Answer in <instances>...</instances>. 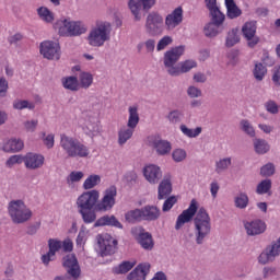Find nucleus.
I'll return each instance as SVG.
<instances>
[{"mask_svg": "<svg viewBox=\"0 0 280 280\" xmlns=\"http://www.w3.org/2000/svg\"><path fill=\"white\" fill-rule=\"evenodd\" d=\"M192 220L195 224V242L198 246H201V244H205V240L211 235V217H209L205 208L198 210V201L196 199H192L189 207L177 217L175 231H180L185 224Z\"/></svg>", "mask_w": 280, "mask_h": 280, "instance_id": "1", "label": "nucleus"}, {"mask_svg": "<svg viewBox=\"0 0 280 280\" xmlns=\"http://www.w3.org/2000/svg\"><path fill=\"white\" fill-rule=\"evenodd\" d=\"M90 104L88 109H85L82 115L84 117V124L82 126V130L84 135L94 139L100 135V110L102 105L95 97H91L89 100Z\"/></svg>", "mask_w": 280, "mask_h": 280, "instance_id": "2", "label": "nucleus"}, {"mask_svg": "<svg viewBox=\"0 0 280 280\" xmlns=\"http://www.w3.org/2000/svg\"><path fill=\"white\" fill-rule=\"evenodd\" d=\"M113 24L107 21L97 22L88 34L86 40L90 47H104L110 40Z\"/></svg>", "mask_w": 280, "mask_h": 280, "instance_id": "3", "label": "nucleus"}, {"mask_svg": "<svg viewBox=\"0 0 280 280\" xmlns=\"http://www.w3.org/2000/svg\"><path fill=\"white\" fill-rule=\"evenodd\" d=\"M60 148L70 159H86L91 153L89 147L82 144L80 140L65 133L60 136Z\"/></svg>", "mask_w": 280, "mask_h": 280, "instance_id": "4", "label": "nucleus"}, {"mask_svg": "<svg viewBox=\"0 0 280 280\" xmlns=\"http://www.w3.org/2000/svg\"><path fill=\"white\" fill-rule=\"evenodd\" d=\"M8 215L13 224H25L32 220V209L21 199H13L8 203Z\"/></svg>", "mask_w": 280, "mask_h": 280, "instance_id": "5", "label": "nucleus"}, {"mask_svg": "<svg viewBox=\"0 0 280 280\" xmlns=\"http://www.w3.org/2000/svg\"><path fill=\"white\" fill-rule=\"evenodd\" d=\"M139 109L137 106L129 107V118L127 121V127L122 126L118 131V144L126 145L130 139H132V135H135V128L139 126Z\"/></svg>", "mask_w": 280, "mask_h": 280, "instance_id": "6", "label": "nucleus"}, {"mask_svg": "<svg viewBox=\"0 0 280 280\" xmlns=\"http://www.w3.org/2000/svg\"><path fill=\"white\" fill-rule=\"evenodd\" d=\"M59 36L75 37L86 34V24L82 21H72L71 19H61L57 22Z\"/></svg>", "mask_w": 280, "mask_h": 280, "instance_id": "7", "label": "nucleus"}, {"mask_svg": "<svg viewBox=\"0 0 280 280\" xmlns=\"http://www.w3.org/2000/svg\"><path fill=\"white\" fill-rule=\"evenodd\" d=\"M185 54V46H177L171 48L164 54L163 65L166 73L174 78L176 72H178V61L180 60V56Z\"/></svg>", "mask_w": 280, "mask_h": 280, "instance_id": "8", "label": "nucleus"}, {"mask_svg": "<svg viewBox=\"0 0 280 280\" xmlns=\"http://www.w3.org/2000/svg\"><path fill=\"white\" fill-rule=\"evenodd\" d=\"M144 28L149 36H161L163 34V16L156 12L149 13Z\"/></svg>", "mask_w": 280, "mask_h": 280, "instance_id": "9", "label": "nucleus"}, {"mask_svg": "<svg viewBox=\"0 0 280 280\" xmlns=\"http://www.w3.org/2000/svg\"><path fill=\"white\" fill-rule=\"evenodd\" d=\"M62 266L66 268L68 280H78L82 277V269L80 268V262H78V257H75L74 254H68L65 256Z\"/></svg>", "mask_w": 280, "mask_h": 280, "instance_id": "10", "label": "nucleus"}, {"mask_svg": "<svg viewBox=\"0 0 280 280\" xmlns=\"http://www.w3.org/2000/svg\"><path fill=\"white\" fill-rule=\"evenodd\" d=\"M96 241L102 257L115 255L117 250V240L113 238L109 234H98Z\"/></svg>", "mask_w": 280, "mask_h": 280, "instance_id": "11", "label": "nucleus"}, {"mask_svg": "<svg viewBox=\"0 0 280 280\" xmlns=\"http://www.w3.org/2000/svg\"><path fill=\"white\" fill-rule=\"evenodd\" d=\"M117 198V187L109 186L103 192V198L96 203V211L105 213L115 207Z\"/></svg>", "mask_w": 280, "mask_h": 280, "instance_id": "12", "label": "nucleus"}, {"mask_svg": "<svg viewBox=\"0 0 280 280\" xmlns=\"http://www.w3.org/2000/svg\"><path fill=\"white\" fill-rule=\"evenodd\" d=\"M154 5H156V0H128V8L135 21H141V10L150 12Z\"/></svg>", "mask_w": 280, "mask_h": 280, "instance_id": "13", "label": "nucleus"}, {"mask_svg": "<svg viewBox=\"0 0 280 280\" xmlns=\"http://www.w3.org/2000/svg\"><path fill=\"white\" fill-rule=\"evenodd\" d=\"M100 200V191L96 189L83 192L77 199V209H96Z\"/></svg>", "mask_w": 280, "mask_h": 280, "instance_id": "14", "label": "nucleus"}, {"mask_svg": "<svg viewBox=\"0 0 280 280\" xmlns=\"http://www.w3.org/2000/svg\"><path fill=\"white\" fill-rule=\"evenodd\" d=\"M39 51L46 60H60L61 51L58 42L45 40L39 46Z\"/></svg>", "mask_w": 280, "mask_h": 280, "instance_id": "15", "label": "nucleus"}, {"mask_svg": "<svg viewBox=\"0 0 280 280\" xmlns=\"http://www.w3.org/2000/svg\"><path fill=\"white\" fill-rule=\"evenodd\" d=\"M150 148L156 152L158 156H167L172 152V143L156 136H151L148 139Z\"/></svg>", "mask_w": 280, "mask_h": 280, "instance_id": "16", "label": "nucleus"}, {"mask_svg": "<svg viewBox=\"0 0 280 280\" xmlns=\"http://www.w3.org/2000/svg\"><path fill=\"white\" fill-rule=\"evenodd\" d=\"M243 36L247 40L248 47L253 48L256 45L259 44V37H257L255 34H257V22L250 21L246 22L242 27Z\"/></svg>", "mask_w": 280, "mask_h": 280, "instance_id": "17", "label": "nucleus"}, {"mask_svg": "<svg viewBox=\"0 0 280 280\" xmlns=\"http://www.w3.org/2000/svg\"><path fill=\"white\" fill-rule=\"evenodd\" d=\"M143 176L150 185H159L161 178H163V171L156 164H149L143 167Z\"/></svg>", "mask_w": 280, "mask_h": 280, "instance_id": "18", "label": "nucleus"}, {"mask_svg": "<svg viewBox=\"0 0 280 280\" xmlns=\"http://www.w3.org/2000/svg\"><path fill=\"white\" fill-rule=\"evenodd\" d=\"M243 224L246 234L249 235V237H255L266 233V222H264L261 219L244 221Z\"/></svg>", "mask_w": 280, "mask_h": 280, "instance_id": "19", "label": "nucleus"}, {"mask_svg": "<svg viewBox=\"0 0 280 280\" xmlns=\"http://www.w3.org/2000/svg\"><path fill=\"white\" fill-rule=\"evenodd\" d=\"M24 165L26 170H40L45 165V156L43 154L28 152L24 155Z\"/></svg>", "mask_w": 280, "mask_h": 280, "instance_id": "20", "label": "nucleus"}, {"mask_svg": "<svg viewBox=\"0 0 280 280\" xmlns=\"http://www.w3.org/2000/svg\"><path fill=\"white\" fill-rule=\"evenodd\" d=\"M183 23V7H177L171 14L165 19V25L167 30H174Z\"/></svg>", "mask_w": 280, "mask_h": 280, "instance_id": "21", "label": "nucleus"}, {"mask_svg": "<svg viewBox=\"0 0 280 280\" xmlns=\"http://www.w3.org/2000/svg\"><path fill=\"white\" fill-rule=\"evenodd\" d=\"M148 272H150V264H140L128 275L127 280H145Z\"/></svg>", "mask_w": 280, "mask_h": 280, "instance_id": "22", "label": "nucleus"}, {"mask_svg": "<svg viewBox=\"0 0 280 280\" xmlns=\"http://www.w3.org/2000/svg\"><path fill=\"white\" fill-rule=\"evenodd\" d=\"M172 195V180L164 177L158 187V200H165Z\"/></svg>", "mask_w": 280, "mask_h": 280, "instance_id": "23", "label": "nucleus"}, {"mask_svg": "<svg viewBox=\"0 0 280 280\" xmlns=\"http://www.w3.org/2000/svg\"><path fill=\"white\" fill-rule=\"evenodd\" d=\"M98 226H115V229H124V225L115 215H103L94 223V228Z\"/></svg>", "mask_w": 280, "mask_h": 280, "instance_id": "24", "label": "nucleus"}, {"mask_svg": "<svg viewBox=\"0 0 280 280\" xmlns=\"http://www.w3.org/2000/svg\"><path fill=\"white\" fill-rule=\"evenodd\" d=\"M139 235H138V242L140 246L144 250H152L154 248V241L152 240V234L150 232H145L143 228H139Z\"/></svg>", "mask_w": 280, "mask_h": 280, "instance_id": "25", "label": "nucleus"}, {"mask_svg": "<svg viewBox=\"0 0 280 280\" xmlns=\"http://www.w3.org/2000/svg\"><path fill=\"white\" fill-rule=\"evenodd\" d=\"M235 209L238 211H246L248 209V205H250V198L248 194L244 191H238L233 198Z\"/></svg>", "mask_w": 280, "mask_h": 280, "instance_id": "26", "label": "nucleus"}, {"mask_svg": "<svg viewBox=\"0 0 280 280\" xmlns=\"http://www.w3.org/2000/svg\"><path fill=\"white\" fill-rule=\"evenodd\" d=\"M161 218V210L156 206H145L142 208V219L147 222H154Z\"/></svg>", "mask_w": 280, "mask_h": 280, "instance_id": "27", "label": "nucleus"}, {"mask_svg": "<svg viewBox=\"0 0 280 280\" xmlns=\"http://www.w3.org/2000/svg\"><path fill=\"white\" fill-rule=\"evenodd\" d=\"M24 148H25V143H23V140L12 138L3 144L2 150L3 152H8V153H16V152H21V150H23Z\"/></svg>", "mask_w": 280, "mask_h": 280, "instance_id": "28", "label": "nucleus"}, {"mask_svg": "<svg viewBox=\"0 0 280 280\" xmlns=\"http://www.w3.org/2000/svg\"><path fill=\"white\" fill-rule=\"evenodd\" d=\"M256 194L258 196H272V179L266 178L260 180L256 186Z\"/></svg>", "mask_w": 280, "mask_h": 280, "instance_id": "29", "label": "nucleus"}, {"mask_svg": "<svg viewBox=\"0 0 280 280\" xmlns=\"http://www.w3.org/2000/svg\"><path fill=\"white\" fill-rule=\"evenodd\" d=\"M225 8L228 19H240V15L242 14V9L237 7L235 0H225Z\"/></svg>", "mask_w": 280, "mask_h": 280, "instance_id": "30", "label": "nucleus"}, {"mask_svg": "<svg viewBox=\"0 0 280 280\" xmlns=\"http://www.w3.org/2000/svg\"><path fill=\"white\" fill-rule=\"evenodd\" d=\"M233 165L232 158H221L214 163V172L215 174H224V172H229V167Z\"/></svg>", "mask_w": 280, "mask_h": 280, "instance_id": "31", "label": "nucleus"}, {"mask_svg": "<svg viewBox=\"0 0 280 280\" xmlns=\"http://www.w3.org/2000/svg\"><path fill=\"white\" fill-rule=\"evenodd\" d=\"M253 145L256 154H268V152H270V143H268L266 139L255 138Z\"/></svg>", "mask_w": 280, "mask_h": 280, "instance_id": "32", "label": "nucleus"}, {"mask_svg": "<svg viewBox=\"0 0 280 280\" xmlns=\"http://www.w3.org/2000/svg\"><path fill=\"white\" fill-rule=\"evenodd\" d=\"M198 67V63L196 60H185L179 63L177 67V72H175L174 78H178L179 75H183V73H189L191 69H196Z\"/></svg>", "mask_w": 280, "mask_h": 280, "instance_id": "33", "label": "nucleus"}, {"mask_svg": "<svg viewBox=\"0 0 280 280\" xmlns=\"http://www.w3.org/2000/svg\"><path fill=\"white\" fill-rule=\"evenodd\" d=\"M125 220L129 222V224H137V222H143V210L142 208H137L128 211L125 214Z\"/></svg>", "mask_w": 280, "mask_h": 280, "instance_id": "34", "label": "nucleus"}, {"mask_svg": "<svg viewBox=\"0 0 280 280\" xmlns=\"http://www.w3.org/2000/svg\"><path fill=\"white\" fill-rule=\"evenodd\" d=\"M80 213L84 224H93V222H97V212L95 209H80L78 210Z\"/></svg>", "mask_w": 280, "mask_h": 280, "instance_id": "35", "label": "nucleus"}, {"mask_svg": "<svg viewBox=\"0 0 280 280\" xmlns=\"http://www.w3.org/2000/svg\"><path fill=\"white\" fill-rule=\"evenodd\" d=\"M37 14L44 23L51 24L56 20V14L47 7H40L37 9Z\"/></svg>", "mask_w": 280, "mask_h": 280, "instance_id": "36", "label": "nucleus"}, {"mask_svg": "<svg viewBox=\"0 0 280 280\" xmlns=\"http://www.w3.org/2000/svg\"><path fill=\"white\" fill-rule=\"evenodd\" d=\"M224 30V27L214 24L213 22L208 23L203 28V34L207 36V38H215L218 34H221V32Z\"/></svg>", "mask_w": 280, "mask_h": 280, "instance_id": "37", "label": "nucleus"}, {"mask_svg": "<svg viewBox=\"0 0 280 280\" xmlns=\"http://www.w3.org/2000/svg\"><path fill=\"white\" fill-rule=\"evenodd\" d=\"M13 108L14 110H34L36 108V103L28 101V100H15L13 102Z\"/></svg>", "mask_w": 280, "mask_h": 280, "instance_id": "38", "label": "nucleus"}, {"mask_svg": "<svg viewBox=\"0 0 280 280\" xmlns=\"http://www.w3.org/2000/svg\"><path fill=\"white\" fill-rule=\"evenodd\" d=\"M237 43H240V35L237 34V28H232L228 32V35L225 37V47H235Z\"/></svg>", "mask_w": 280, "mask_h": 280, "instance_id": "39", "label": "nucleus"}, {"mask_svg": "<svg viewBox=\"0 0 280 280\" xmlns=\"http://www.w3.org/2000/svg\"><path fill=\"white\" fill-rule=\"evenodd\" d=\"M240 129L242 130V132L247 135V137H252V139L255 138L257 135L255 131V127H253V124H250L248 119H242L240 121Z\"/></svg>", "mask_w": 280, "mask_h": 280, "instance_id": "40", "label": "nucleus"}, {"mask_svg": "<svg viewBox=\"0 0 280 280\" xmlns=\"http://www.w3.org/2000/svg\"><path fill=\"white\" fill-rule=\"evenodd\" d=\"M211 23L214 25L223 26L224 21H226V15L222 13L220 9H215L214 11H210Z\"/></svg>", "mask_w": 280, "mask_h": 280, "instance_id": "41", "label": "nucleus"}, {"mask_svg": "<svg viewBox=\"0 0 280 280\" xmlns=\"http://www.w3.org/2000/svg\"><path fill=\"white\" fill-rule=\"evenodd\" d=\"M102 183V177L100 175H90L83 183V189L89 191V189H94Z\"/></svg>", "mask_w": 280, "mask_h": 280, "instance_id": "42", "label": "nucleus"}, {"mask_svg": "<svg viewBox=\"0 0 280 280\" xmlns=\"http://www.w3.org/2000/svg\"><path fill=\"white\" fill-rule=\"evenodd\" d=\"M266 73H268V69H266L264 63L258 62L255 65L253 74H254L255 80H257V82H261V80H264V78H266Z\"/></svg>", "mask_w": 280, "mask_h": 280, "instance_id": "43", "label": "nucleus"}, {"mask_svg": "<svg viewBox=\"0 0 280 280\" xmlns=\"http://www.w3.org/2000/svg\"><path fill=\"white\" fill-rule=\"evenodd\" d=\"M84 178L82 171H72L66 178V183L69 187H72L74 183H80Z\"/></svg>", "mask_w": 280, "mask_h": 280, "instance_id": "44", "label": "nucleus"}, {"mask_svg": "<svg viewBox=\"0 0 280 280\" xmlns=\"http://www.w3.org/2000/svg\"><path fill=\"white\" fill-rule=\"evenodd\" d=\"M137 262L132 261H122L118 267L114 268L115 275H126L127 272H130L131 269L135 268Z\"/></svg>", "mask_w": 280, "mask_h": 280, "instance_id": "45", "label": "nucleus"}, {"mask_svg": "<svg viewBox=\"0 0 280 280\" xmlns=\"http://www.w3.org/2000/svg\"><path fill=\"white\" fill-rule=\"evenodd\" d=\"M62 86L68 91H79L80 89V84H78V79L75 77L63 78Z\"/></svg>", "mask_w": 280, "mask_h": 280, "instance_id": "46", "label": "nucleus"}, {"mask_svg": "<svg viewBox=\"0 0 280 280\" xmlns=\"http://www.w3.org/2000/svg\"><path fill=\"white\" fill-rule=\"evenodd\" d=\"M79 82H80L81 89H89L91 84H93V74L89 72H81L79 74Z\"/></svg>", "mask_w": 280, "mask_h": 280, "instance_id": "47", "label": "nucleus"}, {"mask_svg": "<svg viewBox=\"0 0 280 280\" xmlns=\"http://www.w3.org/2000/svg\"><path fill=\"white\" fill-rule=\"evenodd\" d=\"M166 119L168 124H180L183 119V112H180V109H173L166 115Z\"/></svg>", "mask_w": 280, "mask_h": 280, "instance_id": "48", "label": "nucleus"}, {"mask_svg": "<svg viewBox=\"0 0 280 280\" xmlns=\"http://www.w3.org/2000/svg\"><path fill=\"white\" fill-rule=\"evenodd\" d=\"M179 128H180L183 135H185L186 137H189V139H196V137H198L200 135V132H202L201 127H197L195 129H189V127H187L185 125H180Z\"/></svg>", "mask_w": 280, "mask_h": 280, "instance_id": "49", "label": "nucleus"}, {"mask_svg": "<svg viewBox=\"0 0 280 280\" xmlns=\"http://www.w3.org/2000/svg\"><path fill=\"white\" fill-rule=\"evenodd\" d=\"M276 167L273 163H267L260 167V176L264 178H270V176H275Z\"/></svg>", "mask_w": 280, "mask_h": 280, "instance_id": "50", "label": "nucleus"}, {"mask_svg": "<svg viewBox=\"0 0 280 280\" xmlns=\"http://www.w3.org/2000/svg\"><path fill=\"white\" fill-rule=\"evenodd\" d=\"M21 163H25V155L18 154V155H11L7 160L5 165L8 167H13V165H21Z\"/></svg>", "mask_w": 280, "mask_h": 280, "instance_id": "51", "label": "nucleus"}, {"mask_svg": "<svg viewBox=\"0 0 280 280\" xmlns=\"http://www.w3.org/2000/svg\"><path fill=\"white\" fill-rule=\"evenodd\" d=\"M48 248H49L48 252L56 255V253H58V250H60L62 248V242L58 241L57 238H49L48 240Z\"/></svg>", "mask_w": 280, "mask_h": 280, "instance_id": "52", "label": "nucleus"}, {"mask_svg": "<svg viewBox=\"0 0 280 280\" xmlns=\"http://www.w3.org/2000/svg\"><path fill=\"white\" fill-rule=\"evenodd\" d=\"M172 43H173V39L171 36H164L158 42L156 51H163V49H166L167 47H170Z\"/></svg>", "mask_w": 280, "mask_h": 280, "instance_id": "53", "label": "nucleus"}, {"mask_svg": "<svg viewBox=\"0 0 280 280\" xmlns=\"http://www.w3.org/2000/svg\"><path fill=\"white\" fill-rule=\"evenodd\" d=\"M178 202V199L176 198V196H171V197H167L163 203V207H162V211L164 213H167V211H171L172 210V207H174V205Z\"/></svg>", "mask_w": 280, "mask_h": 280, "instance_id": "54", "label": "nucleus"}, {"mask_svg": "<svg viewBox=\"0 0 280 280\" xmlns=\"http://www.w3.org/2000/svg\"><path fill=\"white\" fill-rule=\"evenodd\" d=\"M172 156L175 163H182V161H185V159H187V152L183 149H176L173 151Z\"/></svg>", "mask_w": 280, "mask_h": 280, "instance_id": "55", "label": "nucleus"}, {"mask_svg": "<svg viewBox=\"0 0 280 280\" xmlns=\"http://www.w3.org/2000/svg\"><path fill=\"white\" fill-rule=\"evenodd\" d=\"M187 95L191 100H196L198 97H202V90H200L199 88H196L195 85H190L187 89Z\"/></svg>", "mask_w": 280, "mask_h": 280, "instance_id": "56", "label": "nucleus"}, {"mask_svg": "<svg viewBox=\"0 0 280 280\" xmlns=\"http://www.w3.org/2000/svg\"><path fill=\"white\" fill-rule=\"evenodd\" d=\"M265 108L267 113L270 115H278L279 114V105L275 101H268L265 103Z\"/></svg>", "mask_w": 280, "mask_h": 280, "instance_id": "57", "label": "nucleus"}, {"mask_svg": "<svg viewBox=\"0 0 280 280\" xmlns=\"http://www.w3.org/2000/svg\"><path fill=\"white\" fill-rule=\"evenodd\" d=\"M144 49L147 54H154V49H156V39L151 37L144 40Z\"/></svg>", "mask_w": 280, "mask_h": 280, "instance_id": "58", "label": "nucleus"}, {"mask_svg": "<svg viewBox=\"0 0 280 280\" xmlns=\"http://www.w3.org/2000/svg\"><path fill=\"white\" fill-rule=\"evenodd\" d=\"M272 277H277V267H264L262 279H272Z\"/></svg>", "mask_w": 280, "mask_h": 280, "instance_id": "59", "label": "nucleus"}, {"mask_svg": "<svg viewBox=\"0 0 280 280\" xmlns=\"http://www.w3.org/2000/svg\"><path fill=\"white\" fill-rule=\"evenodd\" d=\"M43 142L46 145V148H48V150H51V148H54V143H55V136L52 133H49L47 136H45V133H43Z\"/></svg>", "mask_w": 280, "mask_h": 280, "instance_id": "60", "label": "nucleus"}, {"mask_svg": "<svg viewBox=\"0 0 280 280\" xmlns=\"http://www.w3.org/2000/svg\"><path fill=\"white\" fill-rule=\"evenodd\" d=\"M38 126V121L33 119V120H26L24 122V128L26 130V132H35L36 128Z\"/></svg>", "mask_w": 280, "mask_h": 280, "instance_id": "61", "label": "nucleus"}, {"mask_svg": "<svg viewBox=\"0 0 280 280\" xmlns=\"http://www.w3.org/2000/svg\"><path fill=\"white\" fill-rule=\"evenodd\" d=\"M21 40H23V34L21 33H15L8 37L9 45H19Z\"/></svg>", "mask_w": 280, "mask_h": 280, "instance_id": "62", "label": "nucleus"}, {"mask_svg": "<svg viewBox=\"0 0 280 280\" xmlns=\"http://www.w3.org/2000/svg\"><path fill=\"white\" fill-rule=\"evenodd\" d=\"M39 230H40V222L37 221L27 226L26 234L27 235H36V233H38Z\"/></svg>", "mask_w": 280, "mask_h": 280, "instance_id": "63", "label": "nucleus"}, {"mask_svg": "<svg viewBox=\"0 0 280 280\" xmlns=\"http://www.w3.org/2000/svg\"><path fill=\"white\" fill-rule=\"evenodd\" d=\"M192 80L198 84H205V82H207V74H205V72H196L192 75Z\"/></svg>", "mask_w": 280, "mask_h": 280, "instance_id": "64", "label": "nucleus"}]
</instances>
